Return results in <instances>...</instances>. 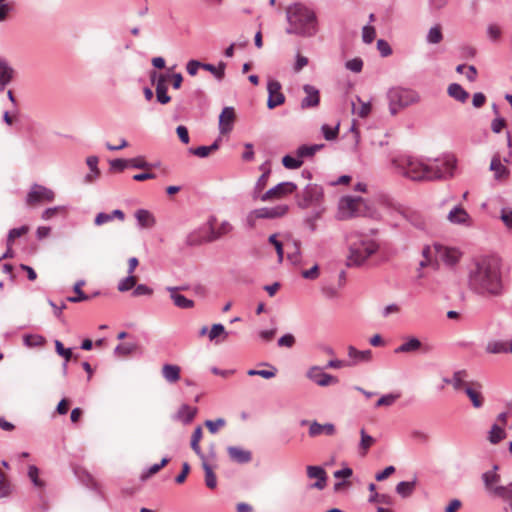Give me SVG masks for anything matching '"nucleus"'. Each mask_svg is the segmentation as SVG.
Listing matches in <instances>:
<instances>
[{"instance_id":"nucleus-32","label":"nucleus","mask_w":512,"mask_h":512,"mask_svg":"<svg viewBox=\"0 0 512 512\" xmlns=\"http://www.w3.org/2000/svg\"><path fill=\"white\" fill-rule=\"evenodd\" d=\"M226 66L227 64L223 61H219L217 66L203 62L202 69L210 72L220 82L225 77Z\"/></svg>"},{"instance_id":"nucleus-63","label":"nucleus","mask_w":512,"mask_h":512,"mask_svg":"<svg viewBox=\"0 0 512 512\" xmlns=\"http://www.w3.org/2000/svg\"><path fill=\"white\" fill-rule=\"evenodd\" d=\"M225 423L226 422L223 418H218L216 420H206L205 426L207 427L210 433L215 434L217 433L220 427H223L225 425Z\"/></svg>"},{"instance_id":"nucleus-13","label":"nucleus","mask_w":512,"mask_h":512,"mask_svg":"<svg viewBox=\"0 0 512 512\" xmlns=\"http://www.w3.org/2000/svg\"><path fill=\"white\" fill-rule=\"evenodd\" d=\"M236 120L235 109L232 106L224 107L219 115L218 128L221 135H226L233 130Z\"/></svg>"},{"instance_id":"nucleus-3","label":"nucleus","mask_w":512,"mask_h":512,"mask_svg":"<svg viewBox=\"0 0 512 512\" xmlns=\"http://www.w3.org/2000/svg\"><path fill=\"white\" fill-rule=\"evenodd\" d=\"M288 26L285 32L289 35L312 37L317 31L316 13L302 3H294L286 9Z\"/></svg>"},{"instance_id":"nucleus-14","label":"nucleus","mask_w":512,"mask_h":512,"mask_svg":"<svg viewBox=\"0 0 512 512\" xmlns=\"http://www.w3.org/2000/svg\"><path fill=\"white\" fill-rule=\"evenodd\" d=\"M482 385L477 381L471 382L469 385H466L464 388V392L471 401L472 406L475 409H480L484 405V396L481 392Z\"/></svg>"},{"instance_id":"nucleus-16","label":"nucleus","mask_w":512,"mask_h":512,"mask_svg":"<svg viewBox=\"0 0 512 512\" xmlns=\"http://www.w3.org/2000/svg\"><path fill=\"white\" fill-rule=\"evenodd\" d=\"M307 476L310 479H316V482L310 485L312 489L323 490L327 484V474L323 467L321 466H307Z\"/></svg>"},{"instance_id":"nucleus-35","label":"nucleus","mask_w":512,"mask_h":512,"mask_svg":"<svg viewBox=\"0 0 512 512\" xmlns=\"http://www.w3.org/2000/svg\"><path fill=\"white\" fill-rule=\"evenodd\" d=\"M416 484V478L412 481H401L396 485L395 490L402 498H408L413 494Z\"/></svg>"},{"instance_id":"nucleus-2","label":"nucleus","mask_w":512,"mask_h":512,"mask_svg":"<svg viewBox=\"0 0 512 512\" xmlns=\"http://www.w3.org/2000/svg\"><path fill=\"white\" fill-rule=\"evenodd\" d=\"M394 167L404 177L413 181H434L453 176L455 161L451 158H436L430 164L408 155L399 156L392 161Z\"/></svg>"},{"instance_id":"nucleus-29","label":"nucleus","mask_w":512,"mask_h":512,"mask_svg":"<svg viewBox=\"0 0 512 512\" xmlns=\"http://www.w3.org/2000/svg\"><path fill=\"white\" fill-rule=\"evenodd\" d=\"M162 376L169 383H175L180 380L181 369L175 364H164L162 367Z\"/></svg>"},{"instance_id":"nucleus-25","label":"nucleus","mask_w":512,"mask_h":512,"mask_svg":"<svg viewBox=\"0 0 512 512\" xmlns=\"http://www.w3.org/2000/svg\"><path fill=\"white\" fill-rule=\"evenodd\" d=\"M348 356L353 360L350 363V366L356 365L359 362H369L372 359V351L370 349L367 350H358L354 346L350 345L348 347Z\"/></svg>"},{"instance_id":"nucleus-26","label":"nucleus","mask_w":512,"mask_h":512,"mask_svg":"<svg viewBox=\"0 0 512 512\" xmlns=\"http://www.w3.org/2000/svg\"><path fill=\"white\" fill-rule=\"evenodd\" d=\"M376 488L377 487L374 483H370L368 485V490L370 491V496L368 498L369 503H381L388 506L394 503L392 496L378 493L376 492Z\"/></svg>"},{"instance_id":"nucleus-43","label":"nucleus","mask_w":512,"mask_h":512,"mask_svg":"<svg viewBox=\"0 0 512 512\" xmlns=\"http://www.w3.org/2000/svg\"><path fill=\"white\" fill-rule=\"evenodd\" d=\"M270 173H271V170L270 168H267V170H265L261 176L258 178L255 186H254V189H253V199H257V198H260V192L265 188V186L267 185V182H268V179H269V176H270Z\"/></svg>"},{"instance_id":"nucleus-56","label":"nucleus","mask_w":512,"mask_h":512,"mask_svg":"<svg viewBox=\"0 0 512 512\" xmlns=\"http://www.w3.org/2000/svg\"><path fill=\"white\" fill-rule=\"evenodd\" d=\"M58 213L65 214L66 213V207L65 206H54L46 208L41 215V218L43 220H50L53 217H55Z\"/></svg>"},{"instance_id":"nucleus-19","label":"nucleus","mask_w":512,"mask_h":512,"mask_svg":"<svg viewBox=\"0 0 512 512\" xmlns=\"http://www.w3.org/2000/svg\"><path fill=\"white\" fill-rule=\"evenodd\" d=\"M447 219L452 224L471 226V217L461 205L454 206L448 213Z\"/></svg>"},{"instance_id":"nucleus-47","label":"nucleus","mask_w":512,"mask_h":512,"mask_svg":"<svg viewBox=\"0 0 512 512\" xmlns=\"http://www.w3.org/2000/svg\"><path fill=\"white\" fill-rule=\"evenodd\" d=\"M129 167L133 169H149L151 167H156L159 163L152 164L145 160L143 156H137L131 159H128Z\"/></svg>"},{"instance_id":"nucleus-30","label":"nucleus","mask_w":512,"mask_h":512,"mask_svg":"<svg viewBox=\"0 0 512 512\" xmlns=\"http://www.w3.org/2000/svg\"><path fill=\"white\" fill-rule=\"evenodd\" d=\"M203 436V430L201 426H197L191 436V442L190 446L191 449L195 452V454L201 459L204 460L206 458L205 454L203 453L201 447H200V440Z\"/></svg>"},{"instance_id":"nucleus-38","label":"nucleus","mask_w":512,"mask_h":512,"mask_svg":"<svg viewBox=\"0 0 512 512\" xmlns=\"http://www.w3.org/2000/svg\"><path fill=\"white\" fill-rule=\"evenodd\" d=\"M506 435L507 434L502 427H500L498 424H493L490 431L488 432V441L495 445L505 439Z\"/></svg>"},{"instance_id":"nucleus-27","label":"nucleus","mask_w":512,"mask_h":512,"mask_svg":"<svg viewBox=\"0 0 512 512\" xmlns=\"http://www.w3.org/2000/svg\"><path fill=\"white\" fill-rule=\"evenodd\" d=\"M135 218L141 228H152L156 223L154 215L146 209H138Z\"/></svg>"},{"instance_id":"nucleus-18","label":"nucleus","mask_w":512,"mask_h":512,"mask_svg":"<svg viewBox=\"0 0 512 512\" xmlns=\"http://www.w3.org/2000/svg\"><path fill=\"white\" fill-rule=\"evenodd\" d=\"M289 210L288 205L280 204L274 207H262L257 209L256 217L260 219H277L287 214Z\"/></svg>"},{"instance_id":"nucleus-57","label":"nucleus","mask_w":512,"mask_h":512,"mask_svg":"<svg viewBox=\"0 0 512 512\" xmlns=\"http://www.w3.org/2000/svg\"><path fill=\"white\" fill-rule=\"evenodd\" d=\"M482 479L486 489L491 490L492 484L497 483L500 480V476L494 471H487L482 474Z\"/></svg>"},{"instance_id":"nucleus-53","label":"nucleus","mask_w":512,"mask_h":512,"mask_svg":"<svg viewBox=\"0 0 512 512\" xmlns=\"http://www.w3.org/2000/svg\"><path fill=\"white\" fill-rule=\"evenodd\" d=\"M136 277L132 274H128L125 278H123L117 286V289L120 292H127L131 290L136 285Z\"/></svg>"},{"instance_id":"nucleus-4","label":"nucleus","mask_w":512,"mask_h":512,"mask_svg":"<svg viewBox=\"0 0 512 512\" xmlns=\"http://www.w3.org/2000/svg\"><path fill=\"white\" fill-rule=\"evenodd\" d=\"M387 98L391 115H396L399 110L417 103L420 100V96L416 91L402 87L389 89Z\"/></svg>"},{"instance_id":"nucleus-46","label":"nucleus","mask_w":512,"mask_h":512,"mask_svg":"<svg viewBox=\"0 0 512 512\" xmlns=\"http://www.w3.org/2000/svg\"><path fill=\"white\" fill-rule=\"evenodd\" d=\"M468 377V372L465 369L455 371L453 373V376L451 378L452 386L455 390H460L464 385H466V382L464 381L465 378Z\"/></svg>"},{"instance_id":"nucleus-11","label":"nucleus","mask_w":512,"mask_h":512,"mask_svg":"<svg viewBox=\"0 0 512 512\" xmlns=\"http://www.w3.org/2000/svg\"><path fill=\"white\" fill-rule=\"evenodd\" d=\"M433 350V346L430 344L422 343L417 337H408L400 346H398L395 353H412L421 351L423 354H429Z\"/></svg>"},{"instance_id":"nucleus-42","label":"nucleus","mask_w":512,"mask_h":512,"mask_svg":"<svg viewBox=\"0 0 512 512\" xmlns=\"http://www.w3.org/2000/svg\"><path fill=\"white\" fill-rule=\"evenodd\" d=\"M324 147V144H313V145H306L303 144L297 148V155L303 159L304 157H312L315 155L316 152H318L320 149Z\"/></svg>"},{"instance_id":"nucleus-44","label":"nucleus","mask_w":512,"mask_h":512,"mask_svg":"<svg viewBox=\"0 0 512 512\" xmlns=\"http://www.w3.org/2000/svg\"><path fill=\"white\" fill-rule=\"evenodd\" d=\"M486 352L490 354H501L508 352L507 343L500 340H492L487 343Z\"/></svg>"},{"instance_id":"nucleus-8","label":"nucleus","mask_w":512,"mask_h":512,"mask_svg":"<svg viewBox=\"0 0 512 512\" xmlns=\"http://www.w3.org/2000/svg\"><path fill=\"white\" fill-rule=\"evenodd\" d=\"M168 77H169L168 75H163V74H160L158 76V74L155 70H152L150 72V79H151L152 84H154L157 79V82L155 84V86H156L155 94H156L157 102L160 103L161 105H166L171 101V97L168 95V92H167L168 88L166 85V81H167Z\"/></svg>"},{"instance_id":"nucleus-20","label":"nucleus","mask_w":512,"mask_h":512,"mask_svg":"<svg viewBox=\"0 0 512 512\" xmlns=\"http://www.w3.org/2000/svg\"><path fill=\"white\" fill-rule=\"evenodd\" d=\"M16 71L5 58H0V93L13 81Z\"/></svg>"},{"instance_id":"nucleus-40","label":"nucleus","mask_w":512,"mask_h":512,"mask_svg":"<svg viewBox=\"0 0 512 512\" xmlns=\"http://www.w3.org/2000/svg\"><path fill=\"white\" fill-rule=\"evenodd\" d=\"M138 348L136 343L126 342L118 344L114 349V354L119 357L132 355Z\"/></svg>"},{"instance_id":"nucleus-48","label":"nucleus","mask_w":512,"mask_h":512,"mask_svg":"<svg viewBox=\"0 0 512 512\" xmlns=\"http://www.w3.org/2000/svg\"><path fill=\"white\" fill-rule=\"evenodd\" d=\"M302 164H303V160L298 155L296 157H294L290 154H286L282 158V165L286 169H290V170L298 169L302 166Z\"/></svg>"},{"instance_id":"nucleus-15","label":"nucleus","mask_w":512,"mask_h":512,"mask_svg":"<svg viewBox=\"0 0 512 512\" xmlns=\"http://www.w3.org/2000/svg\"><path fill=\"white\" fill-rule=\"evenodd\" d=\"M186 286H168L166 290L170 294V298L173 301L174 305L181 309H190L194 307V301L188 299L184 295L180 294L179 291L186 290Z\"/></svg>"},{"instance_id":"nucleus-10","label":"nucleus","mask_w":512,"mask_h":512,"mask_svg":"<svg viewBox=\"0 0 512 512\" xmlns=\"http://www.w3.org/2000/svg\"><path fill=\"white\" fill-rule=\"evenodd\" d=\"M281 83L275 79H270L267 83V108L272 110L285 103V95L281 92Z\"/></svg>"},{"instance_id":"nucleus-24","label":"nucleus","mask_w":512,"mask_h":512,"mask_svg":"<svg viewBox=\"0 0 512 512\" xmlns=\"http://www.w3.org/2000/svg\"><path fill=\"white\" fill-rule=\"evenodd\" d=\"M309 436L317 437L321 434L332 436L335 433V426L332 423L320 424L316 420L309 425Z\"/></svg>"},{"instance_id":"nucleus-55","label":"nucleus","mask_w":512,"mask_h":512,"mask_svg":"<svg viewBox=\"0 0 512 512\" xmlns=\"http://www.w3.org/2000/svg\"><path fill=\"white\" fill-rule=\"evenodd\" d=\"M321 131L323 133L324 138L327 141H333L338 137L339 124H337L335 127H331L328 124H323L321 127Z\"/></svg>"},{"instance_id":"nucleus-62","label":"nucleus","mask_w":512,"mask_h":512,"mask_svg":"<svg viewBox=\"0 0 512 512\" xmlns=\"http://www.w3.org/2000/svg\"><path fill=\"white\" fill-rule=\"evenodd\" d=\"M346 69L354 72V73H360L363 68V60L359 57H355L351 60H348L345 63Z\"/></svg>"},{"instance_id":"nucleus-51","label":"nucleus","mask_w":512,"mask_h":512,"mask_svg":"<svg viewBox=\"0 0 512 512\" xmlns=\"http://www.w3.org/2000/svg\"><path fill=\"white\" fill-rule=\"evenodd\" d=\"M492 491L496 496L504 500H509L510 503H512V482L507 486H496Z\"/></svg>"},{"instance_id":"nucleus-49","label":"nucleus","mask_w":512,"mask_h":512,"mask_svg":"<svg viewBox=\"0 0 512 512\" xmlns=\"http://www.w3.org/2000/svg\"><path fill=\"white\" fill-rule=\"evenodd\" d=\"M322 216V211L315 210L310 215L306 216L303 220L305 227H307L310 232L314 233L317 230L316 221L320 219Z\"/></svg>"},{"instance_id":"nucleus-41","label":"nucleus","mask_w":512,"mask_h":512,"mask_svg":"<svg viewBox=\"0 0 512 512\" xmlns=\"http://www.w3.org/2000/svg\"><path fill=\"white\" fill-rule=\"evenodd\" d=\"M360 443H359V450H360V454L362 456H365L367 454V451L369 450V448L375 443V438H373L372 436H370L369 434L366 433L365 429L362 428L360 430Z\"/></svg>"},{"instance_id":"nucleus-61","label":"nucleus","mask_w":512,"mask_h":512,"mask_svg":"<svg viewBox=\"0 0 512 512\" xmlns=\"http://www.w3.org/2000/svg\"><path fill=\"white\" fill-rule=\"evenodd\" d=\"M399 397H400L399 394H393V393L385 394L377 400L375 406L376 407L391 406Z\"/></svg>"},{"instance_id":"nucleus-52","label":"nucleus","mask_w":512,"mask_h":512,"mask_svg":"<svg viewBox=\"0 0 512 512\" xmlns=\"http://www.w3.org/2000/svg\"><path fill=\"white\" fill-rule=\"evenodd\" d=\"M277 237H278L277 233L271 234L268 237V243L274 246L276 253H277V257H278V262L281 263L284 258V249H283V243L281 241H279L277 239Z\"/></svg>"},{"instance_id":"nucleus-37","label":"nucleus","mask_w":512,"mask_h":512,"mask_svg":"<svg viewBox=\"0 0 512 512\" xmlns=\"http://www.w3.org/2000/svg\"><path fill=\"white\" fill-rule=\"evenodd\" d=\"M202 468L205 474V484L209 489H214L217 486L216 475L213 471L212 466L206 461V458L202 460Z\"/></svg>"},{"instance_id":"nucleus-64","label":"nucleus","mask_w":512,"mask_h":512,"mask_svg":"<svg viewBox=\"0 0 512 512\" xmlns=\"http://www.w3.org/2000/svg\"><path fill=\"white\" fill-rule=\"evenodd\" d=\"M376 36L375 28L372 26H364L362 29V39L364 43L370 44Z\"/></svg>"},{"instance_id":"nucleus-22","label":"nucleus","mask_w":512,"mask_h":512,"mask_svg":"<svg viewBox=\"0 0 512 512\" xmlns=\"http://www.w3.org/2000/svg\"><path fill=\"white\" fill-rule=\"evenodd\" d=\"M198 412L197 407H191L188 404H182L173 415V420L179 421L184 425L190 424Z\"/></svg>"},{"instance_id":"nucleus-21","label":"nucleus","mask_w":512,"mask_h":512,"mask_svg":"<svg viewBox=\"0 0 512 512\" xmlns=\"http://www.w3.org/2000/svg\"><path fill=\"white\" fill-rule=\"evenodd\" d=\"M186 245L190 247L211 243L208 227H203L189 233L186 237Z\"/></svg>"},{"instance_id":"nucleus-28","label":"nucleus","mask_w":512,"mask_h":512,"mask_svg":"<svg viewBox=\"0 0 512 512\" xmlns=\"http://www.w3.org/2000/svg\"><path fill=\"white\" fill-rule=\"evenodd\" d=\"M447 94L460 103H465L469 98V93L458 83H451L447 88Z\"/></svg>"},{"instance_id":"nucleus-6","label":"nucleus","mask_w":512,"mask_h":512,"mask_svg":"<svg viewBox=\"0 0 512 512\" xmlns=\"http://www.w3.org/2000/svg\"><path fill=\"white\" fill-rule=\"evenodd\" d=\"M55 199V193L50 188L41 184L34 183L26 196V203L29 206H35L44 202H52Z\"/></svg>"},{"instance_id":"nucleus-54","label":"nucleus","mask_w":512,"mask_h":512,"mask_svg":"<svg viewBox=\"0 0 512 512\" xmlns=\"http://www.w3.org/2000/svg\"><path fill=\"white\" fill-rule=\"evenodd\" d=\"M55 351L56 353L64 358V361L69 362L73 357V352L71 348H65L63 343L60 340H55Z\"/></svg>"},{"instance_id":"nucleus-17","label":"nucleus","mask_w":512,"mask_h":512,"mask_svg":"<svg viewBox=\"0 0 512 512\" xmlns=\"http://www.w3.org/2000/svg\"><path fill=\"white\" fill-rule=\"evenodd\" d=\"M303 91L305 92L306 97L301 100V109L305 110L317 107L320 103V91L310 84H305L303 86Z\"/></svg>"},{"instance_id":"nucleus-23","label":"nucleus","mask_w":512,"mask_h":512,"mask_svg":"<svg viewBox=\"0 0 512 512\" xmlns=\"http://www.w3.org/2000/svg\"><path fill=\"white\" fill-rule=\"evenodd\" d=\"M227 452L230 459L239 464H246L252 460L251 452L240 447L229 446Z\"/></svg>"},{"instance_id":"nucleus-33","label":"nucleus","mask_w":512,"mask_h":512,"mask_svg":"<svg viewBox=\"0 0 512 512\" xmlns=\"http://www.w3.org/2000/svg\"><path fill=\"white\" fill-rule=\"evenodd\" d=\"M233 227L228 221H223L218 229H215L213 225L210 223L208 226L210 240L212 242L218 240L223 235L228 234L230 231H232Z\"/></svg>"},{"instance_id":"nucleus-5","label":"nucleus","mask_w":512,"mask_h":512,"mask_svg":"<svg viewBox=\"0 0 512 512\" xmlns=\"http://www.w3.org/2000/svg\"><path fill=\"white\" fill-rule=\"evenodd\" d=\"M323 199V188L318 184H308L302 194L296 195L297 205L301 209H306L311 205H316Z\"/></svg>"},{"instance_id":"nucleus-7","label":"nucleus","mask_w":512,"mask_h":512,"mask_svg":"<svg viewBox=\"0 0 512 512\" xmlns=\"http://www.w3.org/2000/svg\"><path fill=\"white\" fill-rule=\"evenodd\" d=\"M297 190V185L294 182L284 181L278 183L274 187L267 190L261 195V201H269L272 199H280L286 195L292 194Z\"/></svg>"},{"instance_id":"nucleus-1","label":"nucleus","mask_w":512,"mask_h":512,"mask_svg":"<svg viewBox=\"0 0 512 512\" xmlns=\"http://www.w3.org/2000/svg\"><path fill=\"white\" fill-rule=\"evenodd\" d=\"M468 286L480 296H500L503 293L501 259L496 256L474 259L468 272Z\"/></svg>"},{"instance_id":"nucleus-12","label":"nucleus","mask_w":512,"mask_h":512,"mask_svg":"<svg viewBox=\"0 0 512 512\" xmlns=\"http://www.w3.org/2000/svg\"><path fill=\"white\" fill-rule=\"evenodd\" d=\"M374 253L375 248L371 247L351 248L346 265L348 267H359Z\"/></svg>"},{"instance_id":"nucleus-45","label":"nucleus","mask_w":512,"mask_h":512,"mask_svg":"<svg viewBox=\"0 0 512 512\" xmlns=\"http://www.w3.org/2000/svg\"><path fill=\"white\" fill-rule=\"evenodd\" d=\"M24 345L27 347H40L46 342V339L38 334H25L23 336Z\"/></svg>"},{"instance_id":"nucleus-34","label":"nucleus","mask_w":512,"mask_h":512,"mask_svg":"<svg viewBox=\"0 0 512 512\" xmlns=\"http://www.w3.org/2000/svg\"><path fill=\"white\" fill-rule=\"evenodd\" d=\"M98 162H99V159L97 156L92 155V156H88L86 158V164L90 169V173H88L85 176L86 182H93L95 179H97L100 176Z\"/></svg>"},{"instance_id":"nucleus-60","label":"nucleus","mask_w":512,"mask_h":512,"mask_svg":"<svg viewBox=\"0 0 512 512\" xmlns=\"http://www.w3.org/2000/svg\"><path fill=\"white\" fill-rule=\"evenodd\" d=\"M220 335H224L227 337L228 333L225 330V327L221 323L213 324L210 331H209V339L211 341L215 340Z\"/></svg>"},{"instance_id":"nucleus-36","label":"nucleus","mask_w":512,"mask_h":512,"mask_svg":"<svg viewBox=\"0 0 512 512\" xmlns=\"http://www.w3.org/2000/svg\"><path fill=\"white\" fill-rule=\"evenodd\" d=\"M288 239L290 240L293 250L288 253L287 258L292 264H297L301 260V242L298 239L292 238L290 235H288Z\"/></svg>"},{"instance_id":"nucleus-9","label":"nucleus","mask_w":512,"mask_h":512,"mask_svg":"<svg viewBox=\"0 0 512 512\" xmlns=\"http://www.w3.org/2000/svg\"><path fill=\"white\" fill-rule=\"evenodd\" d=\"M324 369V367L312 366L308 369L306 377L321 387H326L330 384H336L339 382V379L336 376L325 373L323 371Z\"/></svg>"},{"instance_id":"nucleus-58","label":"nucleus","mask_w":512,"mask_h":512,"mask_svg":"<svg viewBox=\"0 0 512 512\" xmlns=\"http://www.w3.org/2000/svg\"><path fill=\"white\" fill-rule=\"evenodd\" d=\"M111 172H122L129 167L128 159L117 158L109 161Z\"/></svg>"},{"instance_id":"nucleus-39","label":"nucleus","mask_w":512,"mask_h":512,"mask_svg":"<svg viewBox=\"0 0 512 512\" xmlns=\"http://www.w3.org/2000/svg\"><path fill=\"white\" fill-rule=\"evenodd\" d=\"M490 170L494 171L496 179H502L509 174V170L504 166L497 156H494L490 163Z\"/></svg>"},{"instance_id":"nucleus-31","label":"nucleus","mask_w":512,"mask_h":512,"mask_svg":"<svg viewBox=\"0 0 512 512\" xmlns=\"http://www.w3.org/2000/svg\"><path fill=\"white\" fill-rule=\"evenodd\" d=\"M259 365L269 367V369H262V370L249 369L247 371V375L260 376L264 379H271L276 376L277 368L275 366H273L272 364H270L268 362H261Z\"/></svg>"},{"instance_id":"nucleus-59","label":"nucleus","mask_w":512,"mask_h":512,"mask_svg":"<svg viewBox=\"0 0 512 512\" xmlns=\"http://www.w3.org/2000/svg\"><path fill=\"white\" fill-rule=\"evenodd\" d=\"M28 476L35 487L42 488L44 482L39 478V469L35 465L28 468Z\"/></svg>"},{"instance_id":"nucleus-50","label":"nucleus","mask_w":512,"mask_h":512,"mask_svg":"<svg viewBox=\"0 0 512 512\" xmlns=\"http://www.w3.org/2000/svg\"><path fill=\"white\" fill-rule=\"evenodd\" d=\"M442 39H443V33H442L440 25H435V26L431 27L430 30L428 31L426 41L429 44H438L442 41Z\"/></svg>"}]
</instances>
